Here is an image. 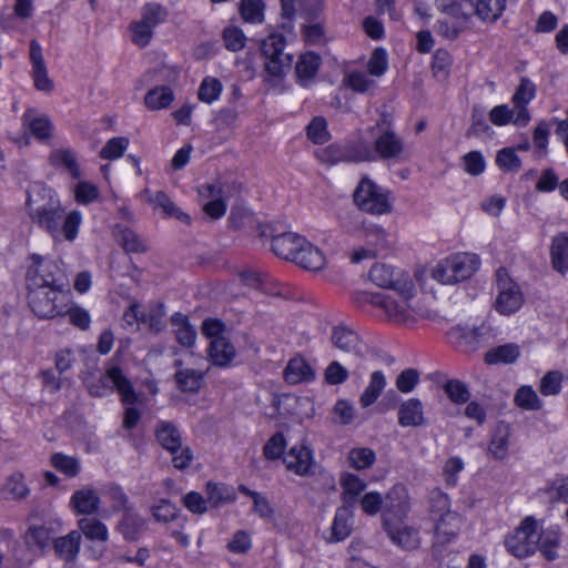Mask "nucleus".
Listing matches in <instances>:
<instances>
[{"instance_id": "nucleus-10", "label": "nucleus", "mask_w": 568, "mask_h": 568, "mask_svg": "<svg viewBox=\"0 0 568 568\" xmlns=\"http://www.w3.org/2000/svg\"><path fill=\"white\" fill-rule=\"evenodd\" d=\"M65 283L67 281L60 263L39 254L29 255L27 260L28 287L39 288Z\"/></svg>"}, {"instance_id": "nucleus-58", "label": "nucleus", "mask_w": 568, "mask_h": 568, "mask_svg": "<svg viewBox=\"0 0 568 568\" xmlns=\"http://www.w3.org/2000/svg\"><path fill=\"white\" fill-rule=\"evenodd\" d=\"M50 463L58 471L62 473L67 477H75L81 470L79 460L62 453H55L51 456Z\"/></svg>"}, {"instance_id": "nucleus-39", "label": "nucleus", "mask_w": 568, "mask_h": 568, "mask_svg": "<svg viewBox=\"0 0 568 568\" xmlns=\"http://www.w3.org/2000/svg\"><path fill=\"white\" fill-rule=\"evenodd\" d=\"M510 428L506 424H498L488 445V454L495 459H505L510 446Z\"/></svg>"}, {"instance_id": "nucleus-13", "label": "nucleus", "mask_w": 568, "mask_h": 568, "mask_svg": "<svg viewBox=\"0 0 568 568\" xmlns=\"http://www.w3.org/2000/svg\"><path fill=\"white\" fill-rule=\"evenodd\" d=\"M491 336V328L485 322H467L453 326L448 339L463 351H474Z\"/></svg>"}, {"instance_id": "nucleus-56", "label": "nucleus", "mask_w": 568, "mask_h": 568, "mask_svg": "<svg viewBox=\"0 0 568 568\" xmlns=\"http://www.w3.org/2000/svg\"><path fill=\"white\" fill-rule=\"evenodd\" d=\"M287 440L283 433L273 434L263 446V456L265 459L274 462L282 459L285 456Z\"/></svg>"}, {"instance_id": "nucleus-55", "label": "nucleus", "mask_w": 568, "mask_h": 568, "mask_svg": "<svg viewBox=\"0 0 568 568\" xmlns=\"http://www.w3.org/2000/svg\"><path fill=\"white\" fill-rule=\"evenodd\" d=\"M355 417L356 409L351 400L344 398L336 400L331 413L333 424L341 426L349 425L354 422Z\"/></svg>"}, {"instance_id": "nucleus-59", "label": "nucleus", "mask_w": 568, "mask_h": 568, "mask_svg": "<svg viewBox=\"0 0 568 568\" xmlns=\"http://www.w3.org/2000/svg\"><path fill=\"white\" fill-rule=\"evenodd\" d=\"M100 196L99 187L87 180L79 181L73 186V197L77 203L88 205L98 201Z\"/></svg>"}, {"instance_id": "nucleus-25", "label": "nucleus", "mask_w": 568, "mask_h": 568, "mask_svg": "<svg viewBox=\"0 0 568 568\" xmlns=\"http://www.w3.org/2000/svg\"><path fill=\"white\" fill-rule=\"evenodd\" d=\"M375 129H369L361 133L356 140L346 144L348 150V162H364L375 160L373 141L375 139Z\"/></svg>"}, {"instance_id": "nucleus-2", "label": "nucleus", "mask_w": 568, "mask_h": 568, "mask_svg": "<svg viewBox=\"0 0 568 568\" xmlns=\"http://www.w3.org/2000/svg\"><path fill=\"white\" fill-rule=\"evenodd\" d=\"M27 209L31 219L54 243H72L78 239L83 214L77 209L64 213L60 196L52 187L42 183L32 184L28 191Z\"/></svg>"}, {"instance_id": "nucleus-15", "label": "nucleus", "mask_w": 568, "mask_h": 568, "mask_svg": "<svg viewBox=\"0 0 568 568\" xmlns=\"http://www.w3.org/2000/svg\"><path fill=\"white\" fill-rule=\"evenodd\" d=\"M285 468L297 475L308 476L315 467L314 452L306 439L293 444L283 457Z\"/></svg>"}, {"instance_id": "nucleus-52", "label": "nucleus", "mask_w": 568, "mask_h": 568, "mask_svg": "<svg viewBox=\"0 0 568 568\" xmlns=\"http://www.w3.org/2000/svg\"><path fill=\"white\" fill-rule=\"evenodd\" d=\"M145 195H148V201L153 205L154 210H161L165 215L174 216L181 221L187 222L190 220L189 215L183 213L166 194L158 192L154 195H150L149 192H145Z\"/></svg>"}, {"instance_id": "nucleus-64", "label": "nucleus", "mask_w": 568, "mask_h": 568, "mask_svg": "<svg viewBox=\"0 0 568 568\" xmlns=\"http://www.w3.org/2000/svg\"><path fill=\"white\" fill-rule=\"evenodd\" d=\"M562 373L559 371H549L540 379L539 389L544 396H554L561 392Z\"/></svg>"}, {"instance_id": "nucleus-19", "label": "nucleus", "mask_w": 568, "mask_h": 568, "mask_svg": "<svg viewBox=\"0 0 568 568\" xmlns=\"http://www.w3.org/2000/svg\"><path fill=\"white\" fill-rule=\"evenodd\" d=\"M30 62H31V75L34 88L45 94H50L54 90V82L50 78L43 55L41 45L37 41H32L30 44Z\"/></svg>"}, {"instance_id": "nucleus-7", "label": "nucleus", "mask_w": 568, "mask_h": 568, "mask_svg": "<svg viewBox=\"0 0 568 568\" xmlns=\"http://www.w3.org/2000/svg\"><path fill=\"white\" fill-rule=\"evenodd\" d=\"M28 288L30 308L39 318L51 320L62 316L63 310L71 302V292L67 283Z\"/></svg>"}, {"instance_id": "nucleus-36", "label": "nucleus", "mask_w": 568, "mask_h": 568, "mask_svg": "<svg viewBox=\"0 0 568 568\" xmlns=\"http://www.w3.org/2000/svg\"><path fill=\"white\" fill-rule=\"evenodd\" d=\"M1 496L6 500H20L30 494V489L21 471H13L3 481Z\"/></svg>"}, {"instance_id": "nucleus-60", "label": "nucleus", "mask_w": 568, "mask_h": 568, "mask_svg": "<svg viewBox=\"0 0 568 568\" xmlns=\"http://www.w3.org/2000/svg\"><path fill=\"white\" fill-rule=\"evenodd\" d=\"M496 164L504 172L516 173L521 168V160L515 148H504L496 154Z\"/></svg>"}, {"instance_id": "nucleus-14", "label": "nucleus", "mask_w": 568, "mask_h": 568, "mask_svg": "<svg viewBox=\"0 0 568 568\" xmlns=\"http://www.w3.org/2000/svg\"><path fill=\"white\" fill-rule=\"evenodd\" d=\"M61 528L62 524L60 520L52 521L49 526H30L24 534V542L28 546V549L23 550L21 554L16 552V559L21 562L23 568H27L36 559V554L32 550V547L44 549L49 545L51 534Z\"/></svg>"}, {"instance_id": "nucleus-18", "label": "nucleus", "mask_w": 568, "mask_h": 568, "mask_svg": "<svg viewBox=\"0 0 568 568\" xmlns=\"http://www.w3.org/2000/svg\"><path fill=\"white\" fill-rule=\"evenodd\" d=\"M344 231L363 240L367 246L374 247L376 253L385 246L387 233L385 229L376 223H364L358 220L355 221V225H343Z\"/></svg>"}, {"instance_id": "nucleus-37", "label": "nucleus", "mask_w": 568, "mask_h": 568, "mask_svg": "<svg viewBox=\"0 0 568 568\" xmlns=\"http://www.w3.org/2000/svg\"><path fill=\"white\" fill-rule=\"evenodd\" d=\"M172 329L178 343L185 348H191L196 341V329L191 325L187 316L175 313L171 318Z\"/></svg>"}, {"instance_id": "nucleus-30", "label": "nucleus", "mask_w": 568, "mask_h": 568, "mask_svg": "<svg viewBox=\"0 0 568 568\" xmlns=\"http://www.w3.org/2000/svg\"><path fill=\"white\" fill-rule=\"evenodd\" d=\"M284 377L288 384L293 385L308 383L315 378V371L304 357L296 356L287 363Z\"/></svg>"}, {"instance_id": "nucleus-47", "label": "nucleus", "mask_w": 568, "mask_h": 568, "mask_svg": "<svg viewBox=\"0 0 568 568\" xmlns=\"http://www.w3.org/2000/svg\"><path fill=\"white\" fill-rule=\"evenodd\" d=\"M204 374L193 368H182L175 373L178 388L183 393H197L203 385Z\"/></svg>"}, {"instance_id": "nucleus-57", "label": "nucleus", "mask_w": 568, "mask_h": 568, "mask_svg": "<svg viewBox=\"0 0 568 568\" xmlns=\"http://www.w3.org/2000/svg\"><path fill=\"white\" fill-rule=\"evenodd\" d=\"M156 439L169 452H175L181 445L179 430L169 423H161L156 428Z\"/></svg>"}, {"instance_id": "nucleus-53", "label": "nucleus", "mask_w": 568, "mask_h": 568, "mask_svg": "<svg viewBox=\"0 0 568 568\" xmlns=\"http://www.w3.org/2000/svg\"><path fill=\"white\" fill-rule=\"evenodd\" d=\"M514 402L525 410H539L544 406V402L530 385L520 386L515 393Z\"/></svg>"}, {"instance_id": "nucleus-26", "label": "nucleus", "mask_w": 568, "mask_h": 568, "mask_svg": "<svg viewBox=\"0 0 568 568\" xmlns=\"http://www.w3.org/2000/svg\"><path fill=\"white\" fill-rule=\"evenodd\" d=\"M332 342L339 351L355 356H362L366 348L359 336L346 327H335Z\"/></svg>"}, {"instance_id": "nucleus-42", "label": "nucleus", "mask_w": 568, "mask_h": 568, "mask_svg": "<svg viewBox=\"0 0 568 568\" xmlns=\"http://www.w3.org/2000/svg\"><path fill=\"white\" fill-rule=\"evenodd\" d=\"M207 501L211 507H220L236 499L235 489L226 484L209 481L205 486Z\"/></svg>"}, {"instance_id": "nucleus-63", "label": "nucleus", "mask_w": 568, "mask_h": 568, "mask_svg": "<svg viewBox=\"0 0 568 568\" xmlns=\"http://www.w3.org/2000/svg\"><path fill=\"white\" fill-rule=\"evenodd\" d=\"M222 39L227 50L236 52L246 44V36L240 27L229 26L223 30Z\"/></svg>"}, {"instance_id": "nucleus-34", "label": "nucleus", "mask_w": 568, "mask_h": 568, "mask_svg": "<svg viewBox=\"0 0 568 568\" xmlns=\"http://www.w3.org/2000/svg\"><path fill=\"white\" fill-rule=\"evenodd\" d=\"M22 125L39 140L49 139L52 134L53 128L51 121L33 109H29L23 113Z\"/></svg>"}, {"instance_id": "nucleus-24", "label": "nucleus", "mask_w": 568, "mask_h": 568, "mask_svg": "<svg viewBox=\"0 0 568 568\" xmlns=\"http://www.w3.org/2000/svg\"><path fill=\"white\" fill-rule=\"evenodd\" d=\"M354 513L349 506H339L334 515L327 541L339 542L345 540L353 529Z\"/></svg>"}, {"instance_id": "nucleus-29", "label": "nucleus", "mask_w": 568, "mask_h": 568, "mask_svg": "<svg viewBox=\"0 0 568 568\" xmlns=\"http://www.w3.org/2000/svg\"><path fill=\"white\" fill-rule=\"evenodd\" d=\"M369 278L372 282L384 288L395 290L396 284L402 278H412L409 275L395 270L393 266L377 263L372 266L369 271Z\"/></svg>"}, {"instance_id": "nucleus-23", "label": "nucleus", "mask_w": 568, "mask_h": 568, "mask_svg": "<svg viewBox=\"0 0 568 568\" xmlns=\"http://www.w3.org/2000/svg\"><path fill=\"white\" fill-rule=\"evenodd\" d=\"M536 97V85L529 79L523 78L513 95L516 108V121L518 125H526L530 119L527 104Z\"/></svg>"}, {"instance_id": "nucleus-20", "label": "nucleus", "mask_w": 568, "mask_h": 568, "mask_svg": "<svg viewBox=\"0 0 568 568\" xmlns=\"http://www.w3.org/2000/svg\"><path fill=\"white\" fill-rule=\"evenodd\" d=\"M384 511L382 519L405 517L410 510V497L408 489L403 484L394 485L384 498Z\"/></svg>"}, {"instance_id": "nucleus-8", "label": "nucleus", "mask_w": 568, "mask_h": 568, "mask_svg": "<svg viewBox=\"0 0 568 568\" xmlns=\"http://www.w3.org/2000/svg\"><path fill=\"white\" fill-rule=\"evenodd\" d=\"M429 518L434 523L435 537L438 542L453 540L463 526V517L450 510V500L440 490H435L430 495Z\"/></svg>"}, {"instance_id": "nucleus-1", "label": "nucleus", "mask_w": 568, "mask_h": 568, "mask_svg": "<svg viewBox=\"0 0 568 568\" xmlns=\"http://www.w3.org/2000/svg\"><path fill=\"white\" fill-rule=\"evenodd\" d=\"M356 301L373 306L385 321L405 328H413L422 321L435 320L437 316L418 294L414 278H402L395 290L386 292H358Z\"/></svg>"}, {"instance_id": "nucleus-50", "label": "nucleus", "mask_w": 568, "mask_h": 568, "mask_svg": "<svg viewBox=\"0 0 568 568\" xmlns=\"http://www.w3.org/2000/svg\"><path fill=\"white\" fill-rule=\"evenodd\" d=\"M223 92L222 82L212 75H206L197 89V99L205 104H213L220 100Z\"/></svg>"}, {"instance_id": "nucleus-38", "label": "nucleus", "mask_w": 568, "mask_h": 568, "mask_svg": "<svg viewBox=\"0 0 568 568\" xmlns=\"http://www.w3.org/2000/svg\"><path fill=\"white\" fill-rule=\"evenodd\" d=\"M174 101V92L169 85H156L144 95V105L149 111L165 110Z\"/></svg>"}, {"instance_id": "nucleus-17", "label": "nucleus", "mask_w": 568, "mask_h": 568, "mask_svg": "<svg viewBox=\"0 0 568 568\" xmlns=\"http://www.w3.org/2000/svg\"><path fill=\"white\" fill-rule=\"evenodd\" d=\"M78 527L87 539L95 542L94 546H90L87 549L90 557L94 559L102 557L105 551V544L109 539L108 527L94 518L80 519Z\"/></svg>"}, {"instance_id": "nucleus-27", "label": "nucleus", "mask_w": 568, "mask_h": 568, "mask_svg": "<svg viewBox=\"0 0 568 568\" xmlns=\"http://www.w3.org/2000/svg\"><path fill=\"white\" fill-rule=\"evenodd\" d=\"M341 497L344 503H354L361 499L367 487L364 478L351 471H343L338 479Z\"/></svg>"}, {"instance_id": "nucleus-12", "label": "nucleus", "mask_w": 568, "mask_h": 568, "mask_svg": "<svg viewBox=\"0 0 568 568\" xmlns=\"http://www.w3.org/2000/svg\"><path fill=\"white\" fill-rule=\"evenodd\" d=\"M233 186L224 181L206 183L197 189L199 203L211 219H221L226 212V201L232 195Z\"/></svg>"}, {"instance_id": "nucleus-49", "label": "nucleus", "mask_w": 568, "mask_h": 568, "mask_svg": "<svg viewBox=\"0 0 568 568\" xmlns=\"http://www.w3.org/2000/svg\"><path fill=\"white\" fill-rule=\"evenodd\" d=\"M386 387V377L381 371H375L369 377L368 385L359 397L362 407H368L376 402Z\"/></svg>"}, {"instance_id": "nucleus-32", "label": "nucleus", "mask_w": 568, "mask_h": 568, "mask_svg": "<svg viewBox=\"0 0 568 568\" xmlns=\"http://www.w3.org/2000/svg\"><path fill=\"white\" fill-rule=\"evenodd\" d=\"M321 59L313 52H305L298 57L295 64L297 81L303 87H308L315 79Z\"/></svg>"}, {"instance_id": "nucleus-11", "label": "nucleus", "mask_w": 568, "mask_h": 568, "mask_svg": "<svg viewBox=\"0 0 568 568\" xmlns=\"http://www.w3.org/2000/svg\"><path fill=\"white\" fill-rule=\"evenodd\" d=\"M524 304L525 296L520 286L509 276L506 270H498L495 310L500 315L510 316L517 313Z\"/></svg>"}, {"instance_id": "nucleus-28", "label": "nucleus", "mask_w": 568, "mask_h": 568, "mask_svg": "<svg viewBox=\"0 0 568 568\" xmlns=\"http://www.w3.org/2000/svg\"><path fill=\"white\" fill-rule=\"evenodd\" d=\"M50 164L69 173L73 179H80L82 171L75 152L68 148H59L51 152Z\"/></svg>"}, {"instance_id": "nucleus-5", "label": "nucleus", "mask_w": 568, "mask_h": 568, "mask_svg": "<svg viewBox=\"0 0 568 568\" xmlns=\"http://www.w3.org/2000/svg\"><path fill=\"white\" fill-rule=\"evenodd\" d=\"M285 38L278 32H271L261 41L265 80L272 87H278L291 70L293 55L285 52Z\"/></svg>"}, {"instance_id": "nucleus-35", "label": "nucleus", "mask_w": 568, "mask_h": 568, "mask_svg": "<svg viewBox=\"0 0 568 568\" xmlns=\"http://www.w3.org/2000/svg\"><path fill=\"white\" fill-rule=\"evenodd\" d=\"M99 503L97 491L91 488L78 489L70 498V507L75 514H93L98 510Z\"/></svg>"}, {"instance_id": "nucleus-31", "label": "nucleus", "mask_w": 568, "mask_h": 568, "mask_svg": "<svg viewBox=\"0 0 568 568\" xmlns=\"http://www.w3.org/2000/svg\"><path fill=\"white\" fill-rule=\"evenodd\" d=\"M550 262L552 268L565 275L568 273V233L555 235L550 244Z\"/></svg>"}, {"instance_id": "nucleus-33", "label": "nucleus", "mask_w": 568, "mask_h": 568, "mask_svg": "<svg viewBox=\"0 0 568 568\" xmlns=\"http://www.w3.org/2000/svg\"><path fill=\"white\" fill-rule=\"evenodd\" d=\"M425 422L423 405L417 398L403 402L398 408V423L403 427H418Z\"/></svg>"}, {"instance_id": "nucleus-48", "label": "nucleus", "mask_w": 568, "mask_h": 568, "mask_svg": "<svg viewBox=\"0 0 568 568\" xmlns=\"http://www.w3.org/2000/svg\"><path fill=\"white\" fill-rule=\"evenodd\" d=\"M239 13L245 23L262 24L265 20V2L263 0H241Z\"/></svg>"}, {"instance_id": "nucleus-61", "label": "nucleus", "mask_w": 568, "mask_h": 568, "mask_svg": "<svg viewBox=\"0 0 568 568\" xmlns=\"http://www.w3.org/2000/svg\"><path fill=\"white\" fill-rule=\"evenodd\" d=\"M129 144L130 141L128 138H112L102 146L99 155L103 160H118L124 154V152L129 148Z\"/></svg>"}, {"instance_id": "nucleus-22", "label": "nucleus", "mask_w": 568, "mask_h": 568, "mask_svg": "<svg viewBox=\"0 0 568 568\" xmlns=\"http://www.w3.org/2000/svg\"><path fill=\"white\" fill-rule=\"evenodd\" d=\"M306 237L294 232H285L275 235L271 241L273 253L280 258L293 262L295 261L298 250L303 247Z\"/></svg>"}, {"instance_id": "nucleus-41", "label": "nucleus", "mask_w": 568, "mask_h": 568, "mask_svg": "<svg viewBox=\"0 0 568 568\" xmlns=\"http://www.w3.org/2000/svg\"><path fill=\"white\" fill-rule=\"evenodd\" d=\"M209 355L214 365L226 367L235 358L236 352L226 338H215L210 344Z\"/></svg>"}, {"instance_id": "nucleus-21", "label": "nucleus", "mask_w": 568, "mask_h": 568, "mask_svg": "<svg viewBox=\"0 0 568 568\" xmlns=\"http://www.w3.org/2000/svg\"><path fill=\"white\" fill-rule=\"evenodd\" d=\"M294 264L307 272L318 274L327 268L328 258L320 247L306 239L303 247L298 250Z\"/></svg>"}, {"instance_id": "nucleus-16", "label": "nucleus", "mask_w": 568, "mask_h": 568, "mask_svg": "<svg viewBox=\"0 0 568 568\" xmlns=\"http://www.w3.org/2000/svg\"><path fill=\"white\" fill-rule=\"evenodd\" d=\"M383 528L389 540L404 550L417 549L420 545L419 532L400 518H384Z\"/></svg>"}, {"instance_id": "nucleus-40", "label": "nucleus", "mask_w": 568, "mask_h": 568, "mask_svg": "<svg viewBox=\"0 0 568 568\" xmlns=\"http://www.w3.org/2000/svg\"><path fill=\"white\" fill-rule=\"evenodd\" d=\"M560 539L561 532L557 526L538 531V548L546 559L554 560L558 557Z\"/></svg>"}, {"instance_id": "nucleus-54", "label": "nucleus", "mask_w": 568, "mask_h": 568, "mask_svg": "<svg viewBox=\"0 0 568 568\" xmlns=\"http://www.w3.org/2000/svg\"><path fill=\"white\" fill-rule=\"evenodd\" d=\"M306 138L314 144H324L331 140L327 120L323 116H314L305 128Z\"/></svg>"}, {"instance_id": "nucleus-4", "label": "nucleus", "mask_w": 568, "mask_h": 568, "mask_svg": "<svg viewBox=\"0 0 568 568\" xmlns=\"http://www.w3.org/2000/svg\"><path fill=\"white\" fill-rule=\"evenodd\" d=\"M355 206L374 216L392 214L394 211L395 195L393 191L368 175H363L353 192Z\"/></svg>"}, {"instance_id": "nucleus-43", "label": "nucleus", "mask_w": 568, "mask_h": 568, "mask_svg": "<svg viewBox=\"0 0 568 568\" xmlns=\"http://www.w3.org/2000/svg\"><path fill=\"white\" fill-rule=\"evenodd\" d=\"M375 156L384 159L397 158L403 152L402 140L393 132H385L374 141Z\"/></svg>"}, {"instance_id": "nucleus-3", "label": "nucleus", "mask_w": 568, "mask_h": 568, "mask_svg": "<svg viewBox=\"0 0 568 568\" xmlns=\"http://www.w3.org/2000/svg\"><path fill=\"white\" fill-rule=\"evenodd\" d=\"M89 392L98 397L105 396L115 389L124 406L123 427L132 429L135 427L141 417V408L146 405V397L143 393H136L131 382L122 374V372L111 366L106 369L104 377H101L98 383L91 377L83 378Z\"/></svg>"}, {"instance_id": "nucleus-62", "label": "nucleus", "mask_w": 568, "mask_h": 568, "mask_svg": "<svg viewBox=\"0 0 568 568\" xmlns=\"http://www.w3.org/2000/svg\"><path fill=\"white\" fill-rule=\"evenodd\" d=\"M62 316H68L70 323L80 329H88L91 325V316L89 311L73 303L72 300L70 304L63 310Z\"/></svg>"}, {"instance_id": "nucleus-9", "label": "nucleus", "mask_w": 568, "mask_h": 568, "mask_svg": "<svg viewBox=\"0 0 568 568\" xmlns=\"http://www.w3.org/2000/svg\"><path fill=\"white\" fill-rule=\"evenodd\" d=\"M539 523L532 516L525 517L518 527L509 532L504 540L508 552L517 558H527L538 549Z\"/></svg>"}, {"instance_id": "nucleus-46", "label": "nucleus", "mask_w": 568, "mask_h": 568, "mask_svg": "<svg viewBox=\"0 0 568 568\" xmlns=\"http://www.w3.org/2000/svg\"><path fill=\"white\" fill-rule=\"evenodd\" d=\"M376 462V453L369 447H353L346 455L347 465L358 471L369 469Z\"/></svg>"}, {"instance_id": "nucleus-44", "label": "nucleus", "mask_w": 568, "mask_h": 568, "mask_svg": "<svg viewBox=\"0 0 568 568\" xmlns=\"http://www.w3.org/2000/svg\"><path fill=\"white\" fill-rule=\"evenodd\" d=\"M80 542V532L72 530L68 535L57 538L53 542V547L60 558L70 561L79 554Z\"/></svg>"}, {"instance_id": "nucleus-45", "label": "nucleus", "mask_w": 568, "mask_h": 568, "mask_svg": "<svg viewBox=\"0 0 568 568\" xmlns=\"http://www.w3.org/2000/svg\"><path fill=\"white\" fill-rule=\"evenodd\" d=\"M520 356V347L509 343L490 348L485 354V362L489 365L511 364Z\"/></svg>"}, {"instance_id": "nucleus-6", "label": "nucleus", "mask_w": 568, "mask_h": 568, "mask_svg": "<svg viewBox=\"0 0 568 568\" xmlns=\"http://www.w3.org/2000/svg\"><path fill=\"white\" fill-rule=\"evenodd\" d=\"M480 266L478 255L467 252L453 253L438 260L430 268V276L442 285H455L469 280Z\"/></svg>"}, {"instance_id": "nucleus-51", "label": "nucleus", "mask_w": 568, "mask_h": 568, "mask_svg": "<svg viewBox=\"0 0 568 568\" xmlns=\"http://www.w3.org/2000/svg\"><path fill=\"white\" fill-rule=\"evenodd\" d=\"M506 8V0H477L476 16L484 22H494L500 18Z\"/></svg>"}]
</instances>
